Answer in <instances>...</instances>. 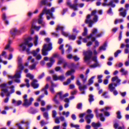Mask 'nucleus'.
Returning a JSON list of instances; mask_svg holds the SVG:
<instances>
[{"label":"nucleus","mask_w":129,"mask_h":129,"mask_svg":"<svg viewBox=\"0 0 129 129\" xmlns=\"http://www.w3.org/2000/svg\"><path fill=\"white\" fill-rule=\"evenodd\" d=\"M87 28L85 27L84 28V32L82 33V35L83 36H85L87 34Z\"/></svg>","instance_id":"52"},{"label":"nucleus","mask_w":129,"mask_h":129,"mask_svg":"<svg viewBox=\"0 0 129 129\" xmlns=\"http://www.w3.org/2000/svg\"><path fill=\"white\" fill-rule=\"evenodd\" d=\"M65 79V78L63 75L59 76V80L63 81Z\"/></svg>","instance_id":"46"},{"label":"nucleus","mask_w":129,"mask_h":129,"mask_svg":"<svg viewBox=\"0 0 129 129\" xmlns=\"http://www.w3.org/2000/svg\"><path fill=\"white\" fill-rule=\"evenodd\" d=\"M112 82L116 81L117 84H118L120 82V80L119 79L117 76H115L112 77Z\"/></svg>","instance_id":"25"},{"label":"nucleus","mask_w":129,"mask_h":129,"mask_svg":"<svg viewBox=\"0 0 129 129\" xmlns=\"http://www.w3.org/2000/svg\"><path fill=\"white\" fill-rule=\"evenodd\" d=\"M74 72L75 70H74L72 69L70 71H68L66 72L65 74V75L66 76H68L74 73Z\"/></svg>","instance_id":"39"},{"label":"nucleus","mask_w":129,"mask_h":129,"mask_svg":"<svg viewBox=\"0 0 129 129\" xmlns=\"http://www.w3.org/2000/svg\"><path fill=\"white\" fill-rule=\"evenodd\" d=\"M89 101L90 102H91L92 101L94 100V99L93 98V96L92 95H89Z\"/></svg>","instance_id":"56"},{"label":"nucleus","mask_w":129,"mask_h":129,"mask_svg":"<svg viewBox=\"0 0 129 129\" xmlns=\"http://www.w3.org/2000/svg\"><path fill=\"white\" fill-rule=\"evenodd\" d=\"M107 46V43L106 42L103 45L99 47L98 50L99 52H100L102 50H105L106 49Z\"/></svg>","instance_id":"22"},{"label":"nucleus","mask_w":129,"mask_h":129,"mask_svg":"<svg viewBox=\"0 0 129 129\" xmlns=\"http://www.w3.org/2000/svg\"><path fill=\"white\" fill-rule=\"evenodd\" d=\"M22 103L21 101L19 100L16 101L14 99H13L12 101V103L14 104L15 106H17L21 104Z\"/></svg>","instance_id":"24"},{"label":"nucleus","mask_w":129,"mask_h":129,"mask_svg":"<svg viewBox=\"0 0 129 129\" xmlns=\"http://www.w3.org/2000/svg\"><path fill=\"white\" fill-rule=\"evenodd\" d=\"M32 38L31 37H28L27 39H26L25 40H27L28 41V43L27 45H28V47L29 48L31 47L33 45V44L32 43H28V41H31L32 40Z\"/></svg>","instance_id":"28"},{"label":"nucleus","mask_w":129,"mask_h":129,"mask_svg":"<svg viewBox=\"0 0 129 129\" xmlns=\"http://www.w3.org/2000/svg\"><path fill=\"white\" fill-rule=\"evenodd\" d=\"M90 16V15H88L87 16L86 19L85 21L86 23L89 24V27H91L93 24V21L89 19Z\"/></svg>","instance_id":"16"},{"label":"nucleus","mask_w":129,"mask_h":129,"mask_svg":"<svg viewBox=\"0 0 129 129\" xmlns=\"http://www.w3.org/2000/svg\"><path fill=\"white\" fill-rule=\"evenodd\" d=\"M65 61L63 58H59L58 60L57 64H60L63 63H64Z\"/></svg>","instance_id":"37"},{"label":"nucleus","mask_w":129,"mask_h":129,"mask_svg":"<svg viewBox=\"0 0 129 129\" xmlns=\"http://www.w3.org/2000/svg\"><path fill=\"white\" fill-rule=\"evenodd\" d=\"M91 125L92 126L96 128L100 126L101 124L99 122L97 123L93 122L92 123Z\"/></svg>","instance_id":"35"},{"label":"nucleus","mask_w":129,"mask_h":129,"mask_svg":"<svg viewBox=\"0 0 129 129\" xmlns=\"http://www.w3.org/2000/svg\"><path fill=\"white\" fill-rule=\"evenodd\" d=\"M120 72L121 73L122 75H126L128 74V71L123 68L121 69Z\"/></svg>","instance_id":"32"},{"label":"nucleus","mask_w":129,"mask_h":129,"mask_svg":"<svg viewBox=\"0 0 129 129\" xmlns=\"http://www.w3.org/2000/svg\"><path fill=\"white\" fill-rule=\"evenodd\" d=\"M103 75H98V82L99 83L102 82V81L101 78L102 77Z\"/></svg>","instance_id":"49"},{"label":"nucleus","mask_w":129,"mask_h":129,"mask_svg":"<svg viewBox=\"0 0 129 129\" xmlns=\"http://www.w3.org/2000/svg\"><path fill=\"white\" fill-rule=\"evenodd\" d=\"M43 116L46 119H48V113L45 112L43 113Z\"/></svg>","instance_id":"59"},{"label":"nucleus","mask_w":129,"mask_h":129,"mask_svg":"<svg viewBox=\"0 0 129 129\" xmlns=\"http://www.w3.org/2000/svg\"><path fill=\"white\" fill-rule=\"evenodd\" d=\"M6 52L5 51H3L2 54L0 55V62H1L2 61V60L1 58V56H4L5 58H7V55L6 54ZM1 68V66L0 65V68Z\"/></svg>","instance_id":"34"},{"label":"nucleus","mask_w":129,"mask_h":129,"mask_svg":"<svg viewBox=\"0 0 129 129\" xmlns=\"http://www.w3.org/2000/svg\"><path fill=\"white\" fill-rule=\"evenodd\" d=\"M63 63V67L64 68H65L67 67H68L70 68H75L76 67V66L73 63H71L69 66L68 65L67 63L66 62H64Z\"/></svg>","instance_id":"18"},{"label":"nucleus","mask_w":129,"mask_h":129,"mask_svg":"<svg viewBox=\"0 0 129 129\" xmlns=\"http://www.w3.org/2000/svg\"><path fill=\"white\" fill-rule=\"evenodd\" d=\"M25 82L26 83V86L28 87L30 86V84L29 83V80H28L27 79H26L25 80Z\"/></svg>","instance_id":"60"},{"label":"nucleus","mask_w":129,"mask_h":129,"mask_svg":"<svg viewBox=\"0 0 129 129\" xmlns=\"http://www.w3.org/2000/svg\"><path fill=\"white\" fill-rule=\"evenodd\" d=\"M121 52V51L120 50H118L115 52L114 54L115 56L116 57L118 56V54Z\"/></svg>","instance_id":"57"},{"label":"nucleus","mask_w":129,"mask_h":129,"mask_svg":"<svg viewBox=\"0 0 129 129\" xmlns=\"http://www.w3.org/2000/svg\"><path fill=\"white\" fill-rule=\"evenodd\" d=\"M29 48H28L26 50V52L27 53L29 54L31 53L34 56H36L39 54V52H40V49L39 48H38L36 50H34L31 51H30Z\"/></svg>","instance_id":"12"},{"label":"nucleus","mask_w":129,"mask_h":129,"mask_svg":"<svg viewBox=\"0 0 129 129\" xmlns=\"http://www.w3.org/2000/svg\"><path fill=\"white\" fill-rule=\"evenodd\" d=\"M52 117H55L57 114L56 111L55 110H53L52 111Z\"/></svg>","instance_id":"62"},{"label":"nucleus","mask_w":129,"mask_h":129,"mask_svg":"<svg viewBox=\"0 0 129 129\" xmlns=\"http://www.w3.org/2000/svg\"><path fill=\"white\" fill-rule=\"evenodd\" d=\"M26 27L23 26L20 28L19 30H18L16 28L12 29L10 31V33L13 36L15 34H20L26 30Z\"/></svg>","instance_id":"7"},{"label":"nucleus","mask_w":129,"mask_h":129,"mask_svg":"<svg viewBox=\"0 0 129 129\" xmlns=\"http://www.w3.org/2000/svg\"><path fill=\"white\" fill-rule=\"evenodd\" d=\"M6 85L7 84L5 83L0 85V88L2 90L1 95L2 97L4 96V93L6 94L7 96H9L15 91L14 86L11 85L10 86L9 88L10 90L9 91H8L6 88Z\"/></svg>","instance_id":"5"},{"label":"nucleus","mask_w":129,"mask_h":129,"mask_svg":"<svg viewBox=\"0 0 129 129\" xmlns=\"http://www.w3.org/2000/svg\"><path fill=\"white\" fill-rule=\"evenodd\" d=\"M79 89L81 90L87 88V86L86 85H84L83 86H79Z\"/></svg>","instance_id":"54"},{"label":"nucleus","mask_w":129,"mask_h":129,"mask_svg":"<svg viewBox=\"0 0 129 129\" xmlns=\"http://www.w3.org/2000/svg\"><path fill=\"white\" fill-rule=\"evenodd\" d=\"M28 41L25 40L23 42L20 43L19 45V49L20 51H26L28 48H26V46L28 43Z\"/></svg>","instance_id":"11"},{"label":"nucleus","mask_w":129,"mask_h":129,"mask_svg":"<svg viewBox=\"0 0 129 129\" xmlns=\"http://www.w3.org/2000/svg\"><path fill=\"white\" fill-rule=\"evenodd\" d=\"M69 39H72L73 40H75L76 38V36H75L73 35H71L69 36Z\"/></svg>","instance_id":"58"},{"label":"nucleus","mask_w":129,"mask_h":129,"mask_svg":"<svg viewBox=\"0 0 129 129\" xmlns=\"http://www.w3.org/2000/svg\"><path fill=\"white\" fill-rule=\"evenodd\" d=\"M45 40L48 43L47 44H45L44 45L42 50V54L44 55H47L48 54L47 51L50 50L52 48L51 44L49 43L50 39L49 38H45Z\"/></svg>","instance_id":"6"},{"label":"nucleus","mask_w":129,"mask_h":129,"mask_svg":"<svg viewBox=\"0 0 129 129\" xmlns=\"http://www.w3.org/2000/svg\"><path fill=\"white\" fill-rule=\"evenodd\" d=\"M93 115L92 114H88L86 116L85 118L87 120V123H90V120L89 119L91 118H93Z\"/></svg>","instance_id":"21"},{"label":"nucleus","mask_w":129,"mask_h":129,"mask_svg":"<svg viewBox=\"0 0 129 129\" xmlns=\"http://www.w3.org/2000/svg\"><path fill=\"white\" fill-rule=\"evenodd\" d=\"M80 77L83 80L84 82H85L87 80V78H84V76L83 74H81L80 76Z\"/></svg>","instance_id":"63"},{"label":"nucleus","mask_w":129,"mask_h":129,"mask_svg":"<svg viewBox=\"0 0 129 129\" xmlns=\"http://www.w3.org/2000/svg\"><path fill=\"white\" fill-rule=\"evenodd\" d=\"M124 11V12H120V15L123 17H125L126 15V13L125 12L126 10H125Z\"/></svg>","instance_id":"53"},{"label":"nucleus","mask_w":129,"mask_h":129,"mask_svg":"<svg viewBox=\"0 0 129 129\" xmlns=\"http://www.w3.org/2000/svg\"><path fill=\"white\" fill-rule=\"evenodd\" d=\"M5 49H8L9 51L12 52L14 51V49L13 48L11 47L9 44H7L5 48Z\"/></svg>","instance_id":"31"},{"label":"nucleus","mask_w":129,"mask_h":129,"mask_svg":"<svg viewBox=\"0 0 129 129\" xmlns=\"http://www.w3.org/2000/svg\"><path fill=\"white\" fill-rule=\"evenodd\" d=\"M2 18L5 21L6 24H9V22L6 20L7 17L5 13L3 14L2 16Z\"/></svg>","instance_id":"33"},{"label":"nucleus","mask_w":129,"mask_h":129,"mask_svg":"<svg viewBox=\"0 0 129 129\" xmlns=\"http://www.w3.org/2000/svg\"><path fill=\"white\" fill-rule=\"evenodd\" d=\"M92 52L90 50L86 51H84L83 52V55L84 56V60L85 62L89 64L90 63V60L91 59L95 62V63L90 66V67L94 68L98 66L99 64L97 62L96 57L94 56L92 57Z\"/></svg>","instance_id":"3"},{"label":"nucleus","mask_w":129,"mask_h":129,"mask_svg":"<svg viewBox=\"0 0 129 129\" xmlns=\"http://www.w3.org/2000/svg\"><path fill=\"white\" fill-rule=\"evenodd\" d=\"M48 84H47L45 87L43 88L41 90L42 91H44L45 94L46 95H47L48 94V93L46 89L48 88Z\"/></svg>","instance_id":"30"},{"label":"nucleus","mask_w":129,"mask_h":129,"mask_svg":"<svg viewBox=\"0 0 129 129\" xmlns=\"http://www.w3.org/2000/svg\"><path fill=\"white\" fill-rule=\"evenodd\" d=\"M50 62H48L47 63V66L49 67H51L53 63L55 62V60L53 57H51L50 58Z\"/></svg>","instance_id":"23"},{"label":"nucleus","mask_w":129,"mask_h":129,"mask_svg":"<svg viewBox=\"0 0 129 129\" xmlns=\"http://www.w3.org/2000/svg\"><path fill=\"white\" fill-rule=\"evenodd\" d=\"M97 32V30L95 28H94L92 30V33L89 36L87 37L86 38L82 39L83 42L84 43L87 42L86 46H89L91 45L92 42L95 40V38L94 37L95 36L96 37L101 36L103 34L102 33H99L96 35Z\"/></svg>","instance_id":"2"},{"label":"nucleus","mask_w":129,"mask_h":129,"mask_svg":"<svg viewBox=\"0 0 129 129\" xmlns=\"http://www.w3.org/2000/svg\"><path fill=\"white\" fill-rule=\"evenodd\" d=\"M78 0H74V4L72 5L71 4L70 0H67V5L72 8L75 10H78V4L77 3Z\"/></svg>","instance_id":"10"},{"label":"nucleus","mask_w":129,"mask_h":129,"mask_svg":"<svg viewBox=\"0 0 129 129\" xmlns=\"http://www.w3.org/2000/svg\"><path fill=\"white\" fill-rule=\"evenodd\" d=\"M63 45L62 44L59 47V50H61V53L62 54H63L64 53V50L63 49Z\"/></svg>","instance_id":"48"},{"label":"nucleus","mask_w":129,"mask_h":129,"mask_svg":"<svg viewBox=\"0 0 129 129\" xmlns=\"http://www.w3.org/2000/svg\"><path fill=\"white\" fill-rule=\"evenodd\" d=\"M52 77L54 80L56 81L59 80V76H58L56 74H53Z\"/></svg>","instance_id":"43"},{"label":"nucleus","mask_w":129,"mask_h":129,"mask_svg":"<svg viewBox=\"0 0 129 129\" xmlns=\"http://www.w3.org/2000/svg\"><path fill=\"white\" fill-rule=\"evenodd\" d=\"M117 84L112 82L109 84V89L110 91H112L115 89V87L117 86Z\"/></svg>","instance_id":"14"},{"label":"nucleus","mask_w":129,"mask_h":129,"mask_svg":"<svg viewBox=\"0 0 129 129\" xmlns=\"http://www.w3.org/2000/svg\"><path fill=\"white\" fill-rule=\"evenodd\" d=\"M111 107H106L105 109H103L101 110V111H104V113L105 115L106 116H108L110 115V114L109 112L107 111V110L110 109Z\"/></svg>","instance_id":"20"},{"label":"nucleus","mask_w":129,"mask_h":129,"mask_svg":"<svg viewBox=\"0 0 129 129\" xmlns=\"http://www.w3.org/2000/svg\"><path fill=\"white\" fill-rule=\"evenodd\" d=\"M94 111L96 114V116L97 117H99L101 120L102 121H104L105 120V119L103 116V114H99L98 113V110L97 109H96Z\"/></svg>","instance_id":"17"},{"label":"nucleus","mask_w":129,"mask_h":129,"mask_svg":"<svg viewBox=\"0 0 129 129\" xmlns=\"http://www.w3.org/2000/svg\"><path fill=\"white\" fill-rule=\"evenodd\" d=\"M55 70L56 71H59L60 72H62L63 70L61 69V68L59 67H57L55 68Z\"/></svg>","instance_id":"44"},{"label":"nucleus","mask_w":129,"mask_h":129,"mask_svg":"<svg viewBox=\"0 0 129 129\" xmlns=\"http://www.w3.org/2000/svg\"><path fill=\"white\" fill-rule=\"evenodd\" d=\"M95 76H92L89 80L88 83L89 85H90L93 83V80L95 78Z\"/></svg>","instance_id":"41"},{"label":"nucleus","mask_w":129,"mask_h":129,"mask_svg":"<svg viewBox=\"0 0 129 129\" xmlns=\"http://www.w3.org/2000/svg\"><path fill=\"white\" fill-rule=\"evenodd\" d=\"M118 124L117 123H115L114 124V127L116 129L118 128V129H124V126H122V127L119 126L118 127Z\"/></svg>","instance_id":"36"},{"label":"nucleus","mask_w":129,"mask_h":129,"mask_svg":"<svg viewBox=\"0 0 129 129\" xmlns=\"http://www.w3.org/2000/svg\"><path fill=\"white\" fill-rule=\"evenodd\" d=\"M51 86L50 88V91L52 93H54V90L53 88V87L54 86H56V85L55 84H54L53 83H51Z\"/></svg>","instance_id":"40"},{"label":"nucleus","mask_w":129,"mask_h":129,"mask_svg":"<svg viewBox=\"0 0 129 129\" xmlns=\"http://www.w3.org/2000/svg\"><path fill=\"white\" fill-rule=\"evenodd\" d=\"M27 95L25 94L23 96L24 99V103L23 105L26 107H27L30 105L32 104V102L33 101L34 99L32 97L30 98L28 100L27 99Z\"/></svg>","instance_id":"8"},{"label":"nucleus","mask_w":129,"mask_h":129,"mask_svg":"<svg viewBox=\"0 0 129 129\" xmlns=\"http://www.w3.org/2000/svg\"><path fill=\"white\" fill-rule=\"evenodd\" d=\"M71 82V80L70 79H68L66 81L63 82V84L64 85H67L70 83Z\"/></svg>","instance_id":"51"},{"label":"nucleus","mask_w":129,"mask_h":129,"mask_svg":"<svg viewBox=\"0 0 129 129\" xmlns=\"http://www.w3.org/2000/svg\"><path fill=\"white\" fill-rule=\"evenodd\" d=\"M31 86L35 88H38L39 86V84L37 83V81L36 80H34L31 83Z\"/></svg>","instance_id":"19"},{"label":"nucleus","mask_w":129,"mask_h":129,"mask_svg":"<svg viewBox=\"0 0 129 129\" xmlns=\"http://www.w3.org/2000/svg\"><path fill=\"white\" fill-rule=\"evenodd\" d=\"M27 59L29 61L30 60L31 62L32 63L33 62L35 61V59L34 58H33L31 56H29L27 58Z\"/></svg>","instance_id":"45"},{"label":"nucleus","mask_w":129,"mask_h":129,"mask_svg":"<svg viewBox=\"0 0 129 129\" xmlns=\"http://www.w3.org/2000/svg\"><path fill=\"white\" fill-rule=\"evenodd\" d=\"M70 112L69 111L65 112L63 111L62 113V114L65 116L66 117H68L69 115Z\"/></svg>","instance_id":"42"},{"label":"nucleus","mask_w":129,"mask_h":129,"mask_svg":"<svg viewBox=\"0 0 129 129\" xmlns=\"http://www.w3.org/2000/svg\"><path fill=\"white\" fill-rule=\"evenodd\" d=\"M64 28V27L63 26L60 25H58L56 28V30H61L62 35L66 37H67L68 36V34L67 33L62 31Z\"/></svg>","instance_id":"13"},{"label":"nucleus","mask_w":129,"mask_h":129,"mask_svg":"<svg viewBox=\"0 0 129 129\" xmlns=\"http://www.w3.org/2000/svg\"><path fill=\"white\" fill-rule=\"evenodd\" d=\"M123 21V20L122 19H116L115 21V23L116 24L118 22H122Z\"/></svg>","instance_id":"50"},{"label":"nucleus","mask_w":129,"mask_h":129,"mask_svg":"<svg viewBox=\"0 0 129 129\" xmlns=\"http://www.w3.org/2000/svg\"><path fill=\"white\" fill-rule=\"evenodd\" d=\"M66 48L68 47V48L66 51V52L67 53H69L72 50V48L71 47L70 45L67 44L66 45Z\"/></svg>","instance_id":"38"},{"label":"nucleus","mask_w":129,"mask_h":129,"mask_svg":"<svg viewBox=\"0 0 129 129\" xmlns=\"http://www.w3.org/2000/svg\"><path fill=\"white\" fill-rule=\"evenodd\" d=\"M36 59L38 60H40L42 58V56L40 54L35 56Z\"/></svg>","instance_id":"47"},{"label":"nucleus","mask_w":129,"mask_h":129,"mask_svg":"<svg viewBox=\"0 0 129 129\" xmlns=\"http://www.w3.org/2000/svg\"><path fill=\"white\" fill-rule=\"evenodd\" d=\"M107 92H105L103 94V95L104 98H107L109 97V96L107 94Z\"/></svg>","instance_id":"61"},{"label":"nucleus","mask_w":129,"mask_h":129,"mask_svg":"<svg viewBox=\"0 0 129 129\" xmlns=\"http://www.w3.org/2000/svg\"><path fill=\"white\" fill-rule=\"evenodd\" d=\"M41 26H37L35 25L33 23H32L31 26V28L30 29L31 33V34H33L34 33V31L33 30V28H34L37 31L39 30Z\"/></svg>","instance_id":"15"},{"label":"nucleus","mask_w":129,"mask_h":129,"mask_svg":"<svg viewBox=\"0 0 129 129\" xmlns=\"http://www.w3.org/2000/svg\"><path fill=\"white\" fill-rule=\"evenodd\" d=\"M62 93L61 92H60L57 93L56 95L53 99V101L55 103L57 104H59V102L57 100L56 98L58 96L61 99H62L63 98L68 96L69 95V94L67 93L63 95H62Z\"/></svg>","instance_id":"9"},{"label":"nucleus","mask_w":129,"mask_h":129,"mask_svg":"<svg viewBox=\"0 0 129 129\" xmlns=\"http://www.w3.org/2000/svg\"><path fill=\"white\" fill-rule=\"evenodd\" d=\"M112 82L116 81L117 84H118L120 82V80L119 79L117 76H115L112 77Z\"/></svg>","instance_id":"26"},{"label":"nucleus","mask_w":129,"mask_h":129,"mask_svg":"<svg viewBox=\"0 0 129 129\" xmlns=\"http://www.w3.org/2000/svg\"><path fill=\"white\" fill-rule=\"evenodd\" d=\"M21 58L18 57V68L17 70L16 73L14 76H13L12 75H8L9 78L11 79H14V81L17 83L20 82V81L19 79L21 77L20 74L21 73V70L24 69V67L21 63Z\"/></svg>","instance_id":"4"},{"label":"nucleus","mask_w":129,"mask_h":129,"mask_svg":"<svg viewBox=\"0 0 129 129\" xmlns=\"http://www.w3.org/2000/svg\"><path fill=\"white\" fill-rule=\"evenodd\" d=\"M38 37L37 35H35L33 38L34 43L35 46L38 44Z\"/></svg>","instance_id":"27"},{"label":"nucleus","mask_w":129,"mask_h":129,"mask_svg":"<svg viewBox=\"0 0 129 129\" xmlns=\"http://www.w3.org/2000/svg\"><path fill=\"white\" fill-rule=\"evenodd\" d=\"M38 63V62H35L33 64L29 66V68L30 70H33V69H36V66L37 64Z\"/></svg>","instance_id":"29"},{"label":"nucleus","mask_w":129,"mask_h":129,"mask_svg":"<svg viewBox=\"0 0 129 129\" xmlns=\"http://www.w3.org/2000/svg\"><path fill=\"white\" fill-rule=\"evenodd\" d=\"M73 33L75 34H77V33L79 32L75 28H73Z\"/></svg>","instance_id":"64"},{"label":"nucleus","mask_w":129,"mask_h":129,"mask_svg":"<svg viewBox=\"0 0 129 129\" xmlns=\"http://www.w3.org/2000/svg\"><path fill=\"white\" fill-rule=\"evenodd\" d=\"M26 76L27 77H29L31 79H33L34 78L33 76L29 73L27 74Z\"/></svg>","instance_id":"55"},{"label":"nucleus","mask_w":129,"mask_h":129,"mask_svg":"<svg viewBox=\"0 0 129 129\" xmlns=\"http://www.w3.org/2000/svg\"><path fill=\"white\" fill-rule=\"evenodd\" d=\"M54 11L55 9L54 7H52L50 10L48 9L46 7L44 8L42 12L38 16V23L40 24H41L43 26H45V23L43 21V18L42 17L44 14L46 13L47 15V19L49 20L51 18H54L52 13L54 12Z\"/></svg>","instance_id":"1"}]
</instances>
